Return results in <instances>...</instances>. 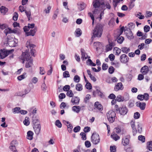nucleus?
Wrapping results in <instances>:
<instances>
[{"mask_svg":"<svg viewBox=\"0 0 152 152\" xmlns=\"http://www.w3.org/2000/svg\"><path fill=\"white\" fill-rule=\"evenodd\" d=\"M20 58L23 61V64L25 60L27 61L25 65L26 68L31 67L33 65V59L31 58V57H30L28 50H27L25 52L22 53L20 57Z\"/></svg>","mask_w":152,"mask_h":152,"instance_id":"f257e3e1","label":"nucleus"},{"mask_svg":"<svg viewBox=\"0 0 152 152\" xmlns=\"http://www.w3.org/2000/svg\"><path fill=\"white\" fill-rule=\"evenodd\" d=\"M103 30V26L100 23L97 24L93 30V36L94 37H100L101 36Z\"/></svg>","mask_w":152,"mask_h":152,"instance_id":"f03ea898","label":"nucleus"},{"mask_svg":"<svg viewBox=\"0 0 152 152\" xmlns=\"http://www.w3.org/2000/svg\"><path fill=\"white\" fill-rule=\"evenodd\" d=\"M107 118L108 121L112 123L115 121V118L116 117V113L112 110L109 111L106 114Z\"/></svg>","mask_w":152,"mask_h":152,"instance_id":"7ed1b4c3","label":"nucleus"},{"mask_svg":"<svg viewBox=\"0 0 152 152\" xmlns=\"http://www.w3.org/2000/svg\"><path fill=\"white\" fill-rule=\"evenodd\" d=\"M91 142L93 143L96 145L99 143L100 138L99 135L96 132H94L91 137Z\"/></svg>","mask_w":152,"mask_h":152,"instance_id":"20e7f679","label":"nucleus"},{"mask_svg":"<svg viewBox=\"0 0 152 152\" xmlns=\"http://www.w3.org/2000/svg\"><path fill=\"white\" fill-rule=\"evenodd\" d=\"M9 26L6 24H1L0 28L2 30L5 29L4 30V33L6 36L10 33V28L8 27Z\"/></svg>","mask_w":152,"mask_h":152,"instance_id":"39448f33","label":"nucleus"},{"mask_svg":"<svg viewBox=\"0 0 152 152\" xmlns=\"http://www.w3.org/2000/svg\"><path fill=\"white\" fill-rule=\"evenodd\" d=\"M10 54V50L5 49L1 50L0 57L1 59H3L7 56Z\"/></svg>","mask_w":152,"mask_h":152,"instance_id":"423d86ee","label":"nucleus"},{"mask_svg":"<svg viewBox=\"0 0 152 152\" xmlns=\"http://www.w3.org/2000/svg\"><path fill=\"white\" fill-rule=\"evenodd\" d=\"M130 138V136L129 135H126L123 137L122 140V143L124 146H125L129 145Z\"/></svg>","mask_w":152,"mask_h":152,"instance_id":"0eeeda50","label":"nucleus"},{"mask_svg":"<svg viewBox=\"0 0 152 152\" xmlns=\"http://www.w3.org/2000/svg\"><path fill=\"white\" fill-rule=\"evenodd\" d=\"M37 31V28L35 27L33 29H30L29 31H27L25 32L26 36H34L35 33Z\"/></svg>","mask_w":152,"mask_h":152,"instance_id":"6e6552de","label":"nucleus"},{"mask_svg":"<svg viewBox=\"0 0 152 152\" xmlns=\"http://www.w3.org/2000/svg\"><path fill=\"white\" fill-rule=\"evenodd\" d=\"M26 46L27 48H29L31 49V55L34 56V53L35 51L33 48L35 46V45L33 44H30L29 42L27 41L26 44Z\"/></svg>","mask_w":152,"mask_h":152,"instance_id":"1a4fd4ad","label":"nucleus"},{"mask_svg":"<svg viewBox=\"0 0 152 152\" xmlns=\"http://www.w3.org/2000/svg\"><path fill=\"white\" fill-rule=\"evenodd\" d=\"M119 112L121 115H124L128 112V110L125 106H123L120 107Z\"/></svg>","mask_w":152,"mask_h":152,"instance_id":"9d476101","label":"nucleus"},{"mask_svg":"<svg viewBox=\"0 0 152 152\" xmlns=\"http://www.w3.org/2000/svg\"><path fill=\"white\" fill-rule=\"evenodd\" d=\"M129 58L125 54L122 55L120 57V60L121 62L123 63H126L128 61Z\"/></svg>","mask_w":152,"mask_h":152,"instance_id":"9b49d317","label":"nucleus"},{"mask_svg":"<svg viewBox=\"0 0 152 152\" xmlns=\"http://www.w3.org/2000/svg\"><path fill=\"white\" fill-rule=\"evenodd\" d=\"M124 31L125 32L126 37L128 39L131 40L134 38L133 34L131 31L129 30V31H126L125 30Z\"/></svg>","mask_w":152,"mask_h":152,"instance_id":"f8f14e48","label":"nucleus"},{"mask_svg":"<svg viewBox=\"0 0 152 152\" xmlns=\"http://www.w3.org/2000/svg\"><path fill=\"white\" fill-rule=\"evenodd\" d=\"M35 24L34 23L30 24H28L27 26H25L23 28V29L25 32L27 31H29L30 29H33L35 27Z\"/></svg>","mask_w":152,"mask_h":152,"instance_id":"ddd939ff","label":"nucleus"},{"mask_svg":"<svg viewBox=\"0 0 152 152\" xmlns=\"http://www.w3.org/2000/svg\"><path fill=\"white\" fill-rule=\"evenodd\" d=\"M124 88V86L120 82L117 83L114 88V90L115 91H118L119 90H122Z\"/></svg>","mask_w":152,"mask_h":152,"instance_id":"4468645a","label":"nucleus"},{"mask_svg":"<svg viewBox=\"0 0 152 152\" xmlns=\"http://www.w3.org/2000/svg\"><path fill=\"white\" fill-rule=\"evenodd\" d=\"M18 41L15 39H14L13 37L10 38V47H14L16 46Z\"/></svg>","mask_w":152,"mask_h":152,"instance_id":"2eb2a0df","label":"nucleus"},{"mask_svg":"<svg viewBox=\"0 0 152 152\" xmlns=\"http://www.w3.org/2000/svg\"><path fill=\"white\" fill-rule=\"evenodd\" d=\"M80 99L77 96L74 97L72 98L71 102L73 105H77L79 104Z\"/></svg>","mask_w":152,"mask_h":152,"instance_id":"dca6fc26","label":"nucleus"},{"mask_svg":"<svg viewBox=\"0 0 152 152\" xmlns=\"http://www.w3.org/2000/svg\"><path fill=\"white\" fill-rule=\"evenodd\" d=\"M108 45L106 46V49L107 51L111 50L113 48L115 45V43L113 42H109Z\"/></svg>","mask_w":152,"mask_h":152,"instance_id":"f3484780","label":"nucleus"},{"mask_svg":"<svg viewBox=\"0 0 152 152\" xmlns=\"http://www.w3.org/2000/svg\"><path fill=\"white\" fill-rule=\"evenodd\" d=\"M149 71V68L148 66L146 65L144 66L141 69L140 72L143 75H146Z\"/></svg>","mask_w":152,"mask_h":152,"instance_id":"a211bd4d","label":"nucleus"},{"mask_svg":"<svg viewBox=\"0 0 152 152\" xmlns=\"http://www.w3.org/2000/svg\"><path fill=\"white\" fill-rule=\"evenodd\" d=\"M38 125L33 126V128L36 134H38L40 131L41 126L40 124H38Z\"/></svg>","mask_w":152,"mask_h":152,"instance_id":"6ab92c4d","label":"nucleus"},{"mask_svg":"<svg viewBox=\"0 0 152 152\" xmlns=\"http://www.w3.org/2000/svg\"><path fill=\"white\" fill-rule=\"evenodd\" d=\"M101 5V8H102V10L100 12V17H99L100 20L102 19V17L104 15V10L106 9L104 2H102Z\"/></svg>","mask_w":152,"mask_h":152,"instance_id":"aec40b11","label":"nucleus"},{"mask_svg":"<svg viewBox=\"0 0 152 152\" xmlns=\"http://www.w3.org/2000/svg\"><path fill=\"white\" fill-rule=\"evenodd\" d=\"M94 106L99 111H102L103 110V108L102 105L98 102H96Z\"/></svg>","mask_w":152,"mask_h":152,"instance_id":"412c9836","label":"nucleus"},{"mask_svg":"<svg viewBox=\"0 0 152 152\" xmlns=\"http://www.w3.org/2000/svg\"><path fill=\"white\" fill-rule=\"evenodd\" d=\"M93 6L94 8L101 7V3H100L99 1L97 0H95L93 1Z\"/></svg>","mask_w":152,"mask_h":152,"instance_id":"4be33fe9","label":"nucleus"},{"mask_svg":"<svg viewBox=\"0 0 152 152\" xmlns=\"http://www.w3.org/2000/svg\"><path fill=\"white\" fill-rule=\"evenodd\" d=\"M0 11L2 15H4L8 11V9L4 6H2L0 8Z\"/></svg>","mask_w":152,"mask_h":152,"instance_id":"5701e85b","label":"nucleus"},{"mask_svg":"<svg viewBox=\"0 0 152 152\" xmlns=\"http://www.w3.org/2000/svg\"><path fill=\"white\" fill-rule=\"evenodd\" d=\"M146 104L144 102H139L138 104H137V107H139L141 110H144Z\"/></svg>","mask_w":152,"mask_h":152,"instance_id":"b1692460","label":"nucleus"},{"mask_svg":"<svg viewBox=\"0 0 152 152\" xmlns=\"http://www.w3.org/2000/svg\"><path fill=\"white\" fill-rule=\"evenodd\" d=\"M86 7V4L84 3H82L78 5V7L79 10L81 11L84 9Z\"/></svg>","mask_w":152,"mask_h":152,"instance_id":"393cba45","label":"nucleus"},{"mask_svg":"<svg viewBox=\"0 0 152 152\" xmlns=\"http://www.w3.org/2000/svg\"><path fill=\"white\" fill-rule=\"evenodd\" d=\"M72 109L73 111L78 113L80 111L81 108L79 106H74L72 107Z\"/></svg>","mask_w":152,"mask_h":152,"instance_id":"a878e982","label":"nucleus"},{"mask_svg":"<svg viewBox=\"0 0 152 152\" xmlns=\"http://www.w3.org/2000/svg\"><path fill=\"white\" fill-rule=\"evenodd\" d=\"M94 46L96 47V49L97 51L99 50V49L102 47V45L99 42H95L94 43Z\"/></svg>","mask_w":152,"mask_h":152,"instance_id":"bb28decb","label":"nucleus"},{"mask_svg":"<svg viewBox=\"0 0 152 152\" xmlns=\"http://www.w3.org/2000/svg\"><path fill=\"white\" fill-rule=\"evenodd\" d=\"M27 139L29 140H32L33 139V133L31 131H28L27 133Z\"/></svg>","mask_w":152,"mask_h":152,"instance_id":"cd10ccee","label":"nucleus"},{"mask_svg":"<svg viewBox=\"0 0 152 152\" xmlns=\"http://www.w3.org/2000/svg\"><path fill=\"white\" fill-rule=\"evenodd\" d=\"M121 49L117 47H115L113 49V51L115 55L118 56L121 53Z\"/></svg>","mask_w":152,"mask_h":152,"instance_id":"c85d7f7f","label":"nucleus"},{"mask_svg":"<svg viewBox=\"0 0 152 152\" xmlns=\"http://www.w3.org/2000/svg\"><path fill=\"white\" fill-rule=\"evenodd\" d=\"M17 143L16 140H12L10 143V149H12L13 147H16L15 145Z\"/></svg>","mask_w":152,"mask_h":152,"instance_id":"c756f323","label":"nucleus"},{"mask_svg":"<svg viewBox=\"0 0 152 152\" xmlns=\"http://www.w3.org/2000/svg\"><path fill=\"white\" fill-rule=\"evenodd\" d=\"M20 108L19 107H16L12 109V111L14 114L19 113L20 112Z\"/></svg>","mask_w":152,"mask_h":152,"instance_id":"7c9ffc66","label":"nucleus"},{"mask_svg":"<svg viewBox=\"0 0 152 152\" xmlns=\"http://www.w3.org/2000/svg\"><path fill=\"white\" fill-rule=\"evenodd\" d=\"M122 51L124 53H127L130 51V49L129 48L123 47L121 48Z\"/></svg>","mask_w":152,"mask_h":152,"instance_id":"2f4dec72","label":"nucleus"},{"mask_svg":"<svg viewBox=\"0 0 152 152\" xmlns=\"http://www.w3.org/2000/svg\"><path fill=\"white\" fill-rule=\"evenodd\" d=\"M76 89L79 91H81L83 89L82 85L80 83H77L76 85Z\"/></svg>","mask_w":152,"mask_h":152,"instance_id":"473e14b6","label":"nucleus"},{"mask_svg":"<svg viewBox=\"0 0 152 152\" xmlns=\"http://www.w3.org/2000/svg\"><path fill=\"white\" fill-rule=\"evenodd\" d=\"M26 73L24 72L22 75L18 76L17 77L18 79L19 80H21L24 79L26 77Z\"/></svg>","mask_w":152,"mask_h":152,"instance_id":"72a5a7b5","label":"nucleus"},{"mask_svg":"<svg viewBox=\"0 0 152 152\" xmlns=\"http://www.w3.org/2000/svg\"><path fill=\"white\" fill-rule=\"evenodd\" d=\"M95 9L93 11V13L94 14H97L100 13V11L102 10V8L101 7L95 8Z\"/></svg>","mask_w":152,"mask_h":152,"instance_id":"f704fd0d","label":"nucleus"},{"mask_svg":"<svg viewBox=\"0 0 152 152\" xmlns=\"http://www.w3.org/2000/svg\"><path fill=\"white\" fill-rule=\"evenodd\" d=\"M111 137L115 141L119 140L120 138V137L118 135L115 133L111 134Z\"/></svg>","mask_w":152,"mask_h":152,"instance_id":"c9c22d12","label":"nucleus"},{"mask_svg":"<svg viewBox=\"0 0 152 152\" xmlns=\"http://www.w3.org/2000/svg\"><path fill=\"white\" fill-rule=\"evenodd\" d=\"M32 123L33 125V126L34 125H38V124H40V122L38 119L36 118L33 119Z\"/></svg>","mask_w":152,"mask_h":152,"instance_id":"e433bc0d","label":"nucleus"},{"mask_svg":"<svg viewBox=\"0 0 152 152\" xmlns=\"http://www.w3.org/2000/svg\"><path fill=\"white\" fill-rule=\"evenodd\" d=\"M111 65H114L116 68H118L120 66V64L119 62L115 61L114 62H111Z\"/></svg>","mask_w":152,"mask_h":152,"instance_id":"4c0bfd02","label":"nucleus"},{"mask_svg":"<svg viewBox=\"0 0 152 152\" xmlns=\"http://www.w3.org/2000/svg\"><path fill=\"white\" fill-rule=\"evenodd\" d=\"M29 118L28 117H26L24 120L23 121L24 124L26 126H28L30 122L28 120Z\"/></svg>","mask_w":152,"mask_h":152,"instance_id":"58836bf2","label":"nucleus"},{"mask_svg":"<svg viewBox=\"0 0 152 152\" xmlns=\"http://www.w3.org/2000/svg\"><path fill=\"white\" fill-rule=\"evenodd\" d=\"M73 80L76 83H78L80 80V77L78 75H76L74 76Z\"/></svg>","mask_w":152,"mask_h":152,"instance_id":"ea45409f","label":"nucleus"},{"mask_svg":"<svg viewBox=\"0 0 152 152\" xmlns=\"http://www.w3.org/2000/svg\"><path fill=\"white\" fill-rule=\"evenodd\" d=\"M86 62L88 65H89L92 66H95L96 65V64L93 63L90 59H88Z\"/></svg>","mask_w":152,"mask_h":152,"instance_id":"a19ab883","label":"nucleus"},{"mask_svg":"<svg viewBox=\"0 0 152 152\" xmlns=\"http://www.w3.org/2000/svg\"><path fill=\"white\" fill-rule=\"evenodd\" d=\"M75 32L76 33L77 36L79 37L82 34V32L80 28H77L75 31Z\"/></svg>","mask_w":152,"mask_h":152,"instance_id":"79ce46f5","label":"nucleus"},{"mask_svg":"<svg viewBox=\"0 0 152 152\" xmlns=\"http://www.w3.org/2000/svg\"><path fill=\"white\" fill-rule=\"evenodd\" d=\"M148 149L150 151H152V141L150 142L147 144Z\"/></svg>","mask_w":152,"mask_h":152,"instance_id":"37998d69","label":"nucleus"},{"mask_svg":"<svg viewBox=\"0 0 152 152\" xmlns=\"http://www.w3.org/2000/svg\"><path fill=\"white\" fill-rule=\"evenodd\" d=\"M116 100L118 102H121L123 101L124 99L121 95H118L117 96Z\"/></svg>","mask_w":152,"mask_h":152,"instance_id":"c03bdc74","label":"nucleus"},{"mask_svg":"<svg viewBox=\"0 0 152 152\" xmlns=\"http://www.w3.org/2000/svg\"><path fill=\"white\" fill-rule=\"evenodd\" d=\"M55 124L59 128H61L62 126V124L59 120H57L55 123Z\"/></svg>","mask_w":152,"mask_h":152,"instance_id":"a18cd8bd","label":"nucleus"},{"mask_svg":"<svg viewBox=\"0 0 152 152\" xmlns=\"http://www.w3.org/2000/svg\"><path fill=\"white\" fill-rule=\"evenodd\" d=\"M141 12H139L136 15V16L138 17L140 19H143L145 18V16L143 15H141Z\"/></svg>","mask_w":152,"mask_h":152,"instance_id":"49530a36","label":"nucleus"},{"mask_svg":"<svg viewBox=\"0 0 152 152\" xmlns=\"http://www.w3.org/2000/svg\"><path fill=\"white\" fill-rule=\"evenodd\" d=\"M138 139L139 140L143 142L145 141V137L144 136L142 135H140L138 137Z\"/></svg>","mask_w":152,"mask_h":152,"instance_id":"de8ad7c7","label":"nucleus"},{"mask_svg":"<svg viewBox=\"0 0 152 152\" xmlns=\"http://www.w3.org/2000/svg\"><path fill=\"white\" fill-rule=\"evenodd\" d=\"M66 95L69 97H72L73 96L74 94L72 91L71 90H70L67 91Z\"/></svg>","mask_w":152,"mask_h":152,"instance_id":"09e8293b","label":"nucleus"},{"mask_svg":"<svg viewBox=\"0 0 152 152\" xmlns=\"http://www.w3.org/2000/svg\"><path fill=\"white\" fill-rule=\"evenodd\" d=\"M39 73L40 74L43 75L45 74V70L44 68L43 67H39Z\"/></svg>","mask_w":152,"mask_h":152,"instance_id":"8fccbe9b","label":"nucleus"},{"mask_svg":"<svg viewBox=\"0 0 152 152\" xmlns=\"http://www.w3.org/2000/svg\"><path fill=\"white\" fill-rule=\"evenodd\" d=\"M124 39V37L121 36L117 39V42L119 44H121Z\"/></svg>","mask_w":152,"mask_h":152,"instance_id":"3c124183","label":"nucleus"},{"mask_svg":"<svg viewBox=\"0 0 152 152\" xmlns=\"http://www.w3.org/2000/svg\"><path fill=\"white\" fill-rule=\"evenodd\" d=\"M63 77L65 78L69 77H70V75L68 71H65L63 72Z\"/></svg>","mask_w":152,"mask_h":152,"instance_id":"603ef678","label":"nucleus"},{"mask_svg":"<svg viewBox=\"0 0 152 152\" xmlns=\"http://www.w3.org/2000/svg\"><path fill=\"white\" fill-rule=\"evenodd\" d=\"M85 87L87 89L89 90H90L92 88V86L91 84L88 82L86 83Z\"/></svg>","mask_w":152,"mask_h":152,"instance_id":"864d4df0","label":"nucleus"},{"mask_svg":"<svg viewBox=\"0 0 152 152\" xmlns=\"http://www.w3.org/2000/svg\"><path fill=\"white\" fill-rule=\"evenodd\" d=\"M70 86L69 85H66L65 86H64L63 88V90L66 91H69V89H70Z\"/></svg>","mask_w":152,"mask_h":152,"instance_id":"5fc2aeb1","label":"nucleus"},{"mask_svg":"<svg viewBox=\"0 0 152 152\" xmlns=\"http://www.w3.org/2000/svg\"><path fill=\"white\" fill-rule=\"evenodd\" d=\"M67 130L69 132H72V126L71 124H69L68 125H67Z\"/></svg>","mask_w":152,"mask_h":152,"instance_id":"6e6d98bb","label":"nucleus"},{"mask_svg":"<svg viewBox=\"0 0 152 152\" xmlns=\"http://www.w3.org/2000/svg\"><path fill=\"white\" fill-rule=\"evenodd\" d=\"M25 13L28 18V20H30V18H31V13L30 11H25Z\"/></svg>","mask_w":152,"mask_h":152,"instance_id":"4d7b16f0","label":"nucleus"},{"mask_svg":"<svg viewBox=\"0 0 152 152\" xmlns=\"http://www.w3.org/2000/svg\"><path fill=\"white\" fill-rule=\"evenodd\" d=\"M115 70V69L112 66H110L108 69V72L109 73L112 74L113 73Z\"/></svg>","mask_w":152,"mask_h":152,"instance_id":"13d9d810","label":"nucleus"},{"mask_svg":"<svg viewBox=\"0 0 152 152\" xmlns=\"http://www.w3.org/2000/svg\"><path fill=\"white\" fill-rule=\"evenodd\" d=\"M18 14L16 12H14V15L13 16V20L14 21H16L18 19Z\"/></svg>","mask_w":152,"mask_h":152,"instance_id":"bf43d9fd","label":"nucleus"},{"mask_svg":"<svg viewBox=\"0 0 152 152\" xmlns=\"http://www.w3.org/2000/svg\"><path fill=\"white\" fill-rule=\"evenodd\" d=\"M152 15V12L149 11H147L146 12V15L145 17L146 18L151 17Z\"/></svg>","mask_w":152,"mask_h":152,"instance_id":"052dcab7","label":"nucleus"},{"mask_svg":"<svg viewBox=\"0 0 152 152\" xmlns=\"http://www.w3.org/2000/svg\"><path fill=\"white\" fill-rule=\"evenodd\" d=\"M80 127L79 126H77L74 128L73 131L75 132H77L80 131Z\"/></svg>","mask_w":152,"mask_h":152,"instance_id":"680f3d73","label":"nucleus"},{"mask_svg":"<svg viewBox=\"0 0 152 152\" xmlns=\"http://www.w3.org/2000/svg\"><path fill=\"white\" fill-rule=\"evenodd\" d=\"M81 53L82 55V58H85V59H86L88 58L87 57H88V56H87L86 54H85L84 52H83L82 50H81Z\"/></svg>","mask_w":152,"mask_h":152,"instance_id":"e2e57ef3","label":"nucleus"},{"mask_svg":"<svg viewBox=\"0 0 152 152\" xmlns=\"http://www.w3.org/2000/svg\"><path fill=\"white\" fill-rule=\"evenodd\" d=\"M140 116V114L138 112H137L134 113V117L135 119H137L139 118Z\"/></svg>","mask_w":152,"mask_h":152,"instance_id":"0e129e2a","label":"nucleus"},{"mask_svg":"<svg viewBox=\"0 0 152 152\" xmlns=\"http://www.w3.org/2000/svg\"><path fill=\"white\" fill-rule=\"evenodd\" d=\"M144 28L145 32H147L149 31L150 27L146 25L144 27Z\"/></svg>","mask_w":152,"mask_h":152,"instance_id":"69168bd1","label":"nucleus"},{"mask_svg":"<svg viewBox=\"0 0 152 152\" xmlns=\"http://www.w3.org/2000/svg\"><path fill=\"white\" fill-rule=\"evenodd\" d=\"M80 135L82 136V140H86V137L85 133H84L83 132H81L80 134Z\"/></svg>","mask_w":152,"mask_h":152,"instance_id":"338daca9","label":"nucleus"},{"mask_svg":"<svg viewBox=\"0 0 152 152\" xmlns=\"http://www.w3.org/2000/svg\"><path fill=\"white\" fill-rule=\"evenodd\" d=\"M110 150L111 152H116V149L115 146H110Z\"/></svg>","mask_w":152,"mask_h":152,"instance_id":"774afa93","label":"nucleus"}]
</instances>
